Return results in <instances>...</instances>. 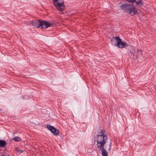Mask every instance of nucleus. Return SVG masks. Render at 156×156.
<instances>
[{"label": "nucleus", "mask_w": 156, "mask_h": 156, "mask_svg": "<svg viewBox=\"0 0 156 156\" xmlns=\"http://www.w3.org/2000/svg\"><path fill=\"white\" fill-rule=\"evenodd\" d=\"M122 10L126 12L129 14L131 15H134L137 12L136 8L132 5L124 3L120 6Z\"/></svg>", "instance_id": "obj_1"}, {"label": "nucleus", "mask_w": 156, "mask_h": 156, "mask_svg": "<svg viewBox=\"0 0 156 156\" xmlns=\"http://www.w3.org/2000/svg\"><path fill=\"white\" fill-rule=\"evenodd\" d=\"M108 138L104 134L103 130H101L97 134L96 141L97 145H99L101 144H105L107 142Z\"/></svg>", "instance_id": "obj_2"}, {"label": "nucleus", "mask_w": 156, "mask_h": 156, "mask_svg": "<svg viewBox=\"0 0 156 156\" xmlns=\"http://www.w3.org/2000/svg\"><path fill=\"white\" fill-rule=\"evenodd\" d=\"M52 2L54 6L58 10L61 12L64 10L65 5L63 0H53Z\"/></svg>", "instance_id": "obj_3"}, {"label": "nucleus", "mask_w": 156, "mask_h": 156, "mask_svg": "<svg viewBox=\"0 0 156 156\" xmlns=\"http://www.w3.org/2000/svg\"><path fill=\"white\" fill-rule=\"evenodd\" d=\"M115 41L117 43L115 45L119 48H123L127 45V44L124 42H122L121 39L118 37H114L111 40L112 41Z\"/></svg>", "instance_id": "obj_4"}, {"label": "nucleus", "mask_w": 156, "mask_h": 156, "mask_svg": "<svg viewBox=\"0 0 156 156\" xmlns=\"http://www.w3.org/2000/svg\"><path fill=\"white\" fill-rule=\"evenodd\" d=\"M105 144H101L99 145H97V147L99 150L101 151L102 156H108V153L107 151L104 148Z\"/></svg>", "instance_id": "obj_5"}, {"label": "nucleus", "mask_w": 156, "mask_h": 156, "mask_svg": "<svg viewBox=\"0 0 156 156\" xmlns=\"http://www.w3.org/2000/svg\"><path fill=\"white\" fill-rule=\"evenodd\" d=\"M47 128L54 135L56 136L58 135L59 131L58 129H55L53 126L48 125L47 126Z\"/></svg>", "instance_id": "obj_6"}, {"label": "nucleus", "mask_w": 156, "mask_h": 156, "mask_svg": "<svg viewBox=\"0 0 156 156\" xmlns=\"http://www.w3.org/2000/svg\"><path fill=\"white\" fill-rule=\"evenodd\" d=\"M51 23L48 21H41V28L46 29L50 26Z\"/></svg>", "instance_id": "obj_7"}, {"label": "nucleus", "mask_w": 156, "mask_h": 156, "mask_svg": "<svg viewBox=\"0 0 156 156\" xmlns=\"http://www.w3.org/2000/svg\"><path fill=\"white\" fill-rule=\"evenodd\" d=\"M32 25L36 28H40L41 25V21L40 20H35L32 21Z\"/></svg>", "instance_id": "obj_8"}, {"label": "nucleus", "mask_w": 156, "mask_h": 156, "mask_svg": "<svg viewBox=\"0 0 156 156\" xmlns=\"http://www.w3.org/2000/svg\"><path fill=\"white\" fill-rule=\"evenodd\" d=\"M6 144V142L4 140H0V146L2 147H4Z\"/></svg>", "instance_id": "obj_9"}, {"label": "nucleus", "mask_w": 156, "mask_h": 156, "mask_svg": "<svg viewBox=\"0 0 156 156\" xmlns=\"http://www.w3.org/2000/svg\"><path fill=\"white\" fill-rule=\"evenodd\" d=\"M134 2H136L137 5H142L143 4L141 0H134Z\"/></svg>", "instance_id": "obj_10"}, {"label": "nucleus", "mask_w": 156, "mask_h": 156, "mask_svg": "<svg viewBox=\"0 0 156 156\" xmlns=\"http://www.w3.org/2000/svg\"><path fill=\"white\" fill-rule=\"evenodd\" d=\"M13 140L16 141L18 142L20 141L21 139L20 137L15 136L13 138Z\"/></svg>", "instance_id": "obj_11"}, {"label": "nucleus", "mask_w": 156, "mask_h": 156, "mask_svg": "<svg viewBox=\"0 0 156 156\" xmlns=\"http://www.w3.org/2000/svg\"><path fill=\"white\" fill-rule=\"evenodd\" d=\"M129 3H131V2H133L134 0H126Z\"/></svg>", "instance_id": "obj_12"}, {"label": "nucleus", "mask_w": 156, "mask_h": 156, "mask_svg": "<svg viewBox=\"0 0 156 156\" xmlns=\"http://www.w3.org/2000/svg\"><path fill=\"white\" fill-rule=\"evenodd\" d=\"M111 142L110 143V144H109V148L108 149V151H110V150L111 149Z\"/></svg>", "instance_id": "obj_13"}, {"label": "nucleus", "mask_w": 156, "mask_h": 156, "mask_svg": "<svg viewBox=\"0 0 156 156\" xmlns=\"http://www.w3.org/2000/svg\"><path fill=\"white\" fill-rule=\"evenodd\" d=\"M0 156H8V155L6 154H3Z\"/></svg>", "instance_id": "obj_14"}, {"label": "nucleus", "mask_w": 156, "mask_h": 156, "mask_svg": "<svg viewBox=\"0 0 156 156\" xmlns=\"http://www.w3.org/2000/svg\"><path fill=\"white\" fill-rule=\"evenodd\" d=\"M1 147H0V151H1Z\"/></svg>", "instance_id": "obj_15"}]
</instances>
